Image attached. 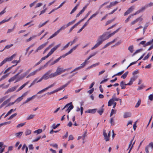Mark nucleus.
Masks as SVG:
<instances>
[{
  "label": "nucleus",
  "mask_w": 153,
  "mask_h": 153,
  "mask_svg": "<svg viewBox=\"0 0 153 153\" xmlns=\"http://www.w3.org/2000/svg\"><path fill=\"white\" fill-rule=\"evenodd\" d=\"M121 28V27H120L118 28L115 31L109 34H108L109 33L108 32L104 33L102 35L99 36L98 38L103 42L104 41L108 39L111 36L114 35Z\"/></svg>",
  "instance_id": "f257e3e1"
},
{
  "label": "nucleus",
  "mask_w": 153,
  "mask_h": 153,
  "mask_svg": "<svg viewBox=\"0 0 153 153\" xmlns=\"http://www.w3.org/2000/svg\"><path fill=\"white\" fill-rule=\"evenodd\" d=\"M60 45V44H59L51 49L50 51L48 53V54L46 56L42 57L40 60L41 61V62H42V61L45 59L47 58H48L50 56H51L54 52L59 47Z\"/></svg>",
  "instance_id": "f03ea898"
},
{
  "label": "nucleus",
  "mask_w": 153,
  "mask_h": 153,
  "mask_svg": "<svg viewBox=\"0 0 153 153\" xmlns=\"http://www.w3.org/2000/svg\"><path fill=\"white\" fill-rule=\"evenodd\" d=\"M51 70H48L42 76L43 78L45 80H47L48 79L54 77L53 73H51Z\"/></svg>",
  "instance_id": "7ed1b4c3"
},
{
  "label": "nucleus",
  "mask_w": 153,
  "mask_h": 153,
  "mask_svg": "<svg viewBox=\"0 0 153 153\" xmlns=\"http://www.w3.org/2000/svg\"><path fill=\"white\" fill-rule=\"evenodd\" d=\"M66 69H63L62 68L58 67L55 72L53 73L54 77H55L65 71Z\"/></svg>",
  "instance_id": "20e7f679"
},
{
  "label": "nucleus",
  "mask_w": 153,
  "mask_h": 153,
  "mask_svg": "<svg viewBox=\"0 0 153 153\" xmlns=\"http://www.w3.org/2000/svg\"><path fill=\"white\" fill-rule=\"evenodd\" d=\"M67 27L66 25H64L62 27H61L59 29H58L56 32L54 34H53L48 39H51L53 37L56 36L59 32L62 30H64Z\"/></svg>",
  "instance_id": "39448f33"
},
{
  "label": "nucleus",
  "mask_w": 153,
  "mask_h": 153,
  "mask_svg": "<svg viewBox=\"0 0 153 153\" xmlns=\"http://www.w3.org/2000/svg\"><path fill=\"white\" fill-rule=\"evenodd\" d=\"M16 54H14L10 57H7L4 59L1 63H0V67L3 65L7 62H9L12 61L13 58L16 56Z\"/></svg>",
  "instance_id": "423d86ee"
},
{
  "label": "nucleus",
  "mask_w": 153,
  "mask_h": 153,
  "mask_svg": "<svg viewBox=\"0 0 153 153\" xmlns=\"http://www.w3.org/2000/svg\"><path fill=\"white\" fill-rule=\"evenodd\" d=\"M78 45H76L74 46V47H73L72 48H71L69 51L67 53H66L65 54H64L62 55V56H61L60 57V58L61 59L62 58H64L66 56H67L68 55L70 54H71L73 51L75 50L76 48L78 47Z\"/></svg>",
  "instance_id": "0eeeda50"
},
{
  "label": "nucleus",
  "mask_w": 153,
  "mask_h": 153,
  "mask_svg": "<svg viewBox=\"0 0 153 153\" xmlns=\"http://www.w3.org/2000/svg\"><path fill=\"white\" fill-rule=\"evenodd\" d=\"M55 84H56L55 82H54V83H53V84H51V85L49 86L47 88H45L43 89L42 90L40 91H39L37 93V94H40L43 93L44 91H46V90H48V89L53 87L55 85Z\"/></svg>",
  "instance_id": "6e6552de"
},
{
  "label": "nucleus",
  "mask_w": 153,
  "mask_h": 153,
  "mask_svg": "<svg viewBox=\"0 0 153 153\" xmlns=\"http://www.w3.org/2000/svg\"><path fill=\"white\" fill-rule=\"evenodd\" d=\"M97 42L95 44L94 47L91 48V50H93L95 48H97L101 44H102L103 42H102L99 38H98L97 40Z\"/></svg>",
  "instance_id": "1a4fd4ad"
},
{
  "label": "nucleus",
  "mask_w": 153,
  "mask_h": 153,
  "mask_svg": "<svg viewBox=\"0 0 153 153\" xmlns=\"http://www.w3.org/2000/svg\"><path fill=\"white\" fill-rule=\"evenodd\" d=\"M48 42L45 43L39 46L36 50L35 51V53L39 51H40L45 47L48 43Z\"/></svg>",
  "instance_id": "9d476101"
},
{
  "label": "nucleus",
  "mask_w": 153,
  "mask_h": 153,
  "mask_svg": "<svg viewBox=\"0 0 153 153\" xmlns=\"http://www.w3.org/2000/svg\"><path fill=\"white\" fill-rule=\"evenodd\" d=\"M134 8V6H132L128 8V10L124 13V15L126 16L132 12Z\"/></svg>",
  "instance_id": "9b49d317"
},
{
  "label": "nucleus",
  "mask_w": 153,
  "mask_h": 153,
  "mask_svg": "<svg viewBox=\"0 0 153 153\" xmlns=\"http://www.w3.org/2000/svg\"><path fill=\"white\" fill-rule=\"evenodd\" d=\"M18 85H16L9 88L6 92V93L13 92L15 91L17 88L18 87Z\"/></svg>",
  "instance_id": "f8f14e48"
},
{
  "label": "nucleus",
  "mask_w": 153,
  "mask_h": 153,
  "mask_svg": "<svg viewBox=\"0 0 153 153\" xmlns=\"http://www.w3.org/2000/svg\"><path fill=\"white\" fill-rule=\"evenodd\" d=\"M137 76H134L132 77L130 79V80L129 81V83H127V85H130L132 84L133 82L135 80L137 79Z\"/></svg>",
  "instance_id": "ddd939ff"
},
{
  "label": "nucleus",
  "mask_w": 153,
  "mask_h": 153,
  "mask_svg": "<svg viewBox=\"0 0 153 153\" xmlns=\"http://www.w3.org/2000/svg\"><path fill=\"white\" fill-rule=\"evenodd\" d=\"M103 134L104 138V139L106 141H108L109 140L110 138L107 136V134L106 133V130L105 129H104L103 130Z\"/></svg>",
  "instance_id": "4468645a"
},
{
  "label": "nucleus",
  "mask_w": 153,
  "mask_h": 153,
  "mask_svg": "<svg viewBox=\"0 0 153 153\" xmlns=\"http://www.w3.org/2000/svg\"><path fill=\"white\" fill-rule=\"evenodd\" d=\"M38 94L37 93L36 94L33 95L32 97L27 98L26 100L24 102L23 104H25L31 100L32 99H34L36 96H37V95Z\"/></svg>",
  "instance_id": "2eb2a0df"
},
{
  "label": "nucleus",
  "mask_w": 153,
  "mask_h": 153,
  "mask_svg": "<svg viewBox=\"0 0 153 153\" xmlns=\"http://www.w3.org/2000/svg\"><path fill=\"white\" fill-rule=\"evenodd\" d=\"M51 61V60H50L48 61L43 66L41 67L40 68H39V69H38L36 71H37V72L38 71H40L43 68L45 67H47L49 63H50V62Z\"/></svg>",
  "instance_id": "dca6fc26"
},
{
  "label": "nucleus",
  "mask_w": 153,
  "mask_h": 153,
  "mask_svg": "<svg viewBox=\"0 0 153 153\" xmlns=\"http://www.w3.org/2000/svg\"><path fill=\"white\" fill-rule=\"evenodd\" d=\"M70 103H71V104H69L68 105V107H67L68 108L66 110V111H68V113H69L71 110L73 109L74 108V106L72 104V102H70Z\"/></svg>",
  "instance_id": "f3484780"
},
{
  "label": "nucleus",
  "mask_w": 153,
  "mask_h": 153,
  "mask_svg": "<svg viewBox=\"0 0 153 153\" xmlns=\"http://www.w3.org/2000/svg\"><path fill=\"white\" fill-rule=\"evenodd\" d=\"M11 97H10L6 100L4 101L2 104H1L0 106V109L5 105L8 102H9L11 99Z\"/></svg>",
  "instance_id": "a211bd4d"
},
{
  "label": "nucleus",
  "mask_w": 153,
  "mask_h": 153,
  "mask_svg": "<svg viewBox=\"0 0 153 153\" xmlns=\"http://www.w3.org/2000/svg\"><path fill=\"white\" fill-rule=\"evenodd\" d=\"M142 20V18H141L140 17H139L138 18H137V19H136L134 21H132L131 23V25H133L135 23L137 22L138 21H141Z\"/></svg>",
  "instance_id": "6ab92c4d"
},
{
  "label": "nucleus",
  "mask_w": 153,
  "mask_h": 153,
  "mask_svg": "<svg viewBox=\"0 0 153 153\" xmlns=\"http://www.w3.org/2000/svg\"><path fill=\"white\" fill-rule=\"evenodd\" d=\"M127 84H126L125 82L124 81H122L120 82V86L121 87V89H125L126 88V85H128Z\"/></svg>",
  "instance_id": "aec40b11"
},
{
  "label": "nucleus",
  "mask_w": 153,
  "mask_h": 153,
  "mask_svg": "<svg viewBox=\"0 0 153 153\" xmlns=\"http://www.w3.org/2000/svg\"><path fill=\"white\" fill-rule=\"evenodd\" d=\"M131 113L130 112H125L123 115V117L125 118L131 117Z\"/></svg>",
  "instance_id": "412c9836"
},
{
  "label": "nucleus",
  "mask_w": 153,
  "mask_h": 153,
  "mask_svg": "<svg viewBox=\"0 0 153 153\" xmlns=\"http://www.w3.org/2000/svg\"><path fill=\"white\" fill-rule=\"evenodd\" d=\"M97 108H95L92 109H89L87 111H86V112H88V113H90L92 114H94L96 111L97 110Z\"/></svg>",
  "instance_id": "4be33fe9"
},
{
  "label": "nucleus",
  "mask_w": 153,
  "mask_h": 153,
  "mask_svg": "<svg viewBox=\"0 0 153 153\" xmlns=\"http://www.w3.org/2000/svg\"><path fill=\"white\" fill-rule=\"evenodd\" d=\"M23 133V132L21 131L15 133V135L16 136V137L17 138H20L22 135Z\"/></svg>",
  "instance_id": "5701e85b"
},
{
  "label": "nucleus",
  "mask_w": 153,
  "mask_h": 153,
  "mask_svg": "<svg viewBox=\"0 0 153 153\" xmlns=\"http://www.w3.org/2000/svg\"><path fill=\"white\" fill-rule=\"evenodd\" d=\"M114 100L113 99V98H112L108 102V106H111V105L113 104Z\"/></svg>",
  "instance_id": "b1692460"
},
{
  "label": "nucleus",
  "mask_w": 153,
  "mask_h": 153,
  "mask_svg": "<svg viewBox=\"0 0 153 153\" xmlns=\"http://www.w3.org/2000/svg\"><path fill=\"white\" fill-rule=\"evenodd\" d=\"M104 109L103 108H100L99 110L97 111V112L98 113L101 115L104 112Z\"/></svg>",
  "instance_id": "393cba45"
},
{
  "label": "nucleus",
  "mask_w": 153,
  "mask_h": 153,
  "mask_svg": "<svg viewBox=\"0 0 153 153\" xmlns=\"http://www.w3.org/2000/svg\"><path fill=\"white\" fill-rule=\"evenodd\" d=\"M134 46L133 45H131L129 46L128 48V50L131 53H132L134 51Z\"/></svg>",
  "instance_id": "a878e982"
},
{
  "label": "nucleus",
  "mask_w": 153,
  "mask_h": 153,
  "mask_svg": "<svg viewBox=\"0 0 153 153\" xmlns=\"http://www.w3.org/2000/svg\"><path fill=\"white\" fill-rule=\"evenodd\" d=\"M128 73V71L126 72L121 77V78H123V79H125L126 76H127Z\"/></svg>",
  "instance_id": "bb28decb"
},
{
  "label": "nucleus",
  "mask_w": 153,
  "mask_h": 153,
  "mask_svg": "<svg viewBox=\"0 0 153 153\" xmlns=\"http://www.w3.org/2000/svg\"><path fill=\"white\" fill-rule=\"evenodd\" d=\"M25 77V76L23 74H21V75L19 77V79H17V80L15 82V83H16L17 82H18V81H19V80H21L23 78H24V77Z\"/></svg>",
  "instance_id": "cd10ccee"
},
{
  "label": "nucleus",
  "mask_w": 153,
  "mask_h": 153,
  "mask_svg": "<svg viewBox=\"0 0 153 153\" xmlns=\"http://www.w3.org/2000/svg\"><path fill=\"white\" fill-rule=\"evenodd\" d=\"M147 147L149 148L150 147L151 148V149L152 150L153 148V143L151 142L150 143L149 145L146 146Z\"/></svg>",
  "instance_id": "c85d7f7f"
},
{
  "label": "nucleus",
  "mask_w": 153,
  "mask_h": 153,
  "mask_svg": "<svg viewBox=\"0 0 153 153\" xmlns=\"http://www.w3.org/2000/svg\"><path fill=\"white\" fill-rule=\"evenodd\" d=\"M99 13V11H97L95 13L93 14L90 18L88 19L89 20L95 17L96 16H97Z\"/></svg>",
  "instance_id": "c756f323"
},
{
  "label": "nucleus",
  "mask_w": 153,
  "mask_h": 153,
  "mask_svg": "<svg viewBox=\"0 0 153 153\" xmlns=\"http://www.w3.org/2000/svg\"><path fill=\"white\" fill-rule=\"evenodd\" d=\"M49 22V20H47V21H46V22H45L43 23L42 24H40L39 25H38V27H39V28H40L41 27H42L43 26H44V25H45L47 23H48V22Z\"/></svg>",
  "instance_id": "7c9ffc66"
},
{
  "label": "nucleus",
  "mask_w": 153,
  "mask_h": 153,
  "mask_svg": "<svg viewBox=\"0 0 153 153\" xmlns=\"http://www.w3.org/2000/svg\"><path fill=\"white\" fill-rule=\"evenodd\" d=\"M35 116V114H30L27 118V120H29L30 119H32Z\"/></svg>",
  "instance_id": "2f4dec72"
},
{
  "label": "nucleus",
  "mask_w": 153,
  "mask_h": 153,
  "mask_svg": "<svg viewBox=\"0 0 153 153\" xmlns=\"http://www.w3.org/2000/svg\"><path fill=\"white\" fill-rule=\"evenodd\" d=\"M16 76L17 75H15L14 76H13V77L11 78L9 80L8 82H12V81H14L17 78L16 77Z\"/></svg>",
  "instance_id": "473e14b6"
},
{
  "label": "nucleus",
  "mask_w": 153,
  "mask_h": 153,
  "mask_svg": "<svg viewBox=\"0 0 153 153\" xmlns=\"http://www.w3.org/2000/svg\"><path fill=\"white\" fill-rule=\"evenodd\" d=\"M42 131V130L41 129H39L34 131V133H37V134H39L41 133Z\"/></svg>",
  "instance_id": "72a5a7b5"
},
{
  "label": "nucleus",
  "mask_w": 153,
  "mask_h": 153,
  "mask_svg": "<svg viewBox=\"0 0 153 153\" xmlns=\"http://www.w3.org/2000/svg\"><path fill=\"white\" fill-rule=\"evenodd\" d=\"M76 21V19H75V20H73V21L71 22H69L66 25V27H68L70 25H72L73 24L74 22H75Z\"/></svg>",
  "instance_id": "f704fd0d"
},
{
  "label": "nucleus",
  "mask_w": 153,
  "mask_h": 153,
  "mask_svg": "<svg viewBox=\"0 0 153 153\" xmlns=\"http://www.w3.org/2000/svg\"><path fill=\"white\" fill-rule=\"evenodd\" d=\"M86 62L85 61L82 64H81V65L79 66V67L80 69L83 68L86 65Z\"/></svg>",
  "instance_id": "c9c22d12"
},
{
  "label": "nucleus",
  "mask_w": 153,
  "mask_h": 153,
  "mask_svg": "<svg viewBox=\"0 0 153 153\" xmlns=\"http://www.w3.org/2000/svg\"><path fill=\"white\" fill-rule=\"evenodd\" d=\"M78 4H77L76 5V6L74 7L72 9L71 12L70 14H72V13H74L75 11L77 9V6H78Z\"/></svg>",
  "instance_id": "e433bc0d"
},
{
  "label": "nucleus",
  "mask_w": 153,
  "mask_h": 153,
  "mask_svg": "<svg viewBox=\"0 0 153 153\" xmlns=\"http://www.w3.org/2000/svg\"><path fill=\"white\" fill-rule=\"evenodd\" d=\"M17 114V113H16L12 115L8 119V120H10L13 119V118L15 117L16 116Z\"/></svg>",
  "instance_id": "4c0bfd02"
},
{
  "label": "nucleus",
  "mask_w": 153,
  "mask_h": 153,
  "mask_svg": "<svg viewBox=\"0 0 153 153\" xmlns=\"http://www.w3.org/2000/svg\"><path fill=\"white\" fill-rule=\"evenodd\" d=\"M23 99V98L22 97H20L18 98H17L15 100V102L18 103L21 101Z\"/></svg>",
  "instance_id": "58836bf2"
},
{
  "label": "nucleus",
  "mask_w": 153,
  "mask_h": 153,
  "mask_svg": "<svg viewBox=\"0 0 153 153\" xmlns=\"http://www.w3.org/2000/svg\"><path fill=\"white\" fill-rule=\"evenodd\" d=\"M31 132L30 130L29 129L27 130L25 132V134L26 136L30 134Z\"/></svg>",
  "instance_id": "ea45409f"
},
{
  "label": "nucleus",
  "mask_w": 153,
  "mask_h": 153,
  "mask_svg": "<svg viewBox=\"0 0 153 153\" xmlns=\"http://www.w3.org/2000/svg\"><path fill=\"white\" fill-rule=\"evenodd\" d=\"M16 108H15L14 109H11L7 113V115H9L10 114H11L12 112L16 110Z\"/></svg>",
  "instance_id": "a19ab883"
},
{
  "label": "nucleus",
  "mask_w": 153,
  "mask_h": 153,
  "mask_svg": "<svg viewBox=\"0 0 153 153\" xmlns=\"http://www.w3.org/2000/svg\"><path fill=\"white\" fill-rule=\"evenodd\" d=\"M11 18V17H10L7 20L4 19V20H2L1 22H0V25L2 24L5 22L9 21Z\"/></svg>",
  "instance_id": "79ce46f5"
},
{
  "label": "nucleus",
  "mask_w": 153,
  "mask_h": 153,
  "mask_svg": "<svg viewBox=\"0 0 153 153\" xmlns=\"http://www.w3.org/2000/svg\"><path fill=\"white\" fill-rule=\"evenodd\" d=\"M38 78H36V79H35L34 80H33V82H32L31 84V85H30V86H29V88H30L31 86L33 85H34L35 83H36V82H37V80H38Z\"/></svg>",
  "instance_id": "37998d69"
},
{
  "label": "nucleus",
  "mask_w": 153,
  "mask_h": 153,
  "mask_svg": "<svg viewBox=\"0 0 153 153\" xmlns=\"http://www.w3.org/2000/svg\"><path fill=\"white\" fill-rule=\"evenodd\" d=\"M141 101L140 100H138L136 104V105L135 106V107L136 108H138L140 105L141 104Z\"/></svg>",
  "instance_id": "c03bdc74"
},
{
  "label": "nucleus",
  "mask_w": 153,
  "mask_h": 153,
  "mask_svg": "<svg viewBox=\"0 0 153 153\" xmlns=\"http://www.w3.org/2000/svg\"><path fill=\"white\" fill-rule=\"evenodd\" d=\"M59 123H58L56 125H55V123H54L53 124L52 126V127H53V129H55L57 127H58L59 125H60Z\"/></svg>",
  "instance_id": "a18cd8bd"
},
{
  "label": "nucleus",
  "mask_w": 153,
  "mask_h": 153,
  "mask_svg": "<svg viewBox=\"0 0 153 153\" xmlns=\"http://www.w3.org/2000/svg\"><path fill=\"white\" fill-rule=\"evenodd\" d=\"M8 76V74H6L5 75H3L0 79V82L1 80L7 78Z\"/></svg>",
  "instance_id": "49530a36"
},
{
  "label": "nucleus",
  "mask_w": 153,
  "mask_h": 153,
  "mask_svg": "<svg viewBox=\"0 0 153 153\" xmlns=\"http://www.w3.org/2000/svg\"><path fill=\"white\" fill-rule=\"evenodd\" d=\"M25 123H21L20 124H19L17 126H16V127L18 128H19L21 127H22L25 125Z\"/></svg>",
  "instance_id": "de8ad7c7"
},
{
  "label": "nucleus",
  "mask_w": 153,
  "mask_h": 153,
  "mask_svg": "<svg viewBox=\"0 0 153 153\" xmlns=\"http://www.w3.org/2000/svg\"><path fill=\"white\" fill-rule=\"evenodd\" d=\"M147 6L145 5L144 6L141 7L140 9L141 12H143L147 8Z\"/></svg>",
  "instance_id": "09e8293b"
},
{
  "label": "nucleus",
  "mask_w": 153,
  "mask_h": 153,
  "mask_svg": "<svg viewBox=\"0 0 153 153\" xmlns=\"http://www.w3.org/2000/svg\"><path fill=\"white\" fill-rule=\"evenodd\" d=\"M15 65H12L10 67L8 68L4 72V74H5L10 70L13 67H14Z\"/></svg>",
  "instance_id": "8fccbe9b"
},
{
  "label": "nucleus",
  "mask_w": 153,
  "mask_h": 153,
  "mask_svg": "<svg viewBox=\"0 0 153 153\" xmlns=\"http://www.w3.org/2000/svg\"><path fill=\"white\" fill-rule=\"evenodd\" d=\"M20 62V60L19 61H17L16 60H14L12 62V63L13 64L16 63L15 65H15V66H16L18 64V63H19Z\"/></svg>",
  "instance_id": "3c124183"
},
{
  "label": "nucleus",
  "mask_w": 153,
  "mask_h": 153,
  "mask_svg": "<svg viewBox=\"0 0 153 153\" xmlns=\"http://www.w3.org/2000/svg\"><path fill=\"white\" fill-rule=\"evenodd\" d=\"M110 123L111 124V126H112L114 125V121L113 118H111Z\"/></svg>",
  "instance_id": "603ef678"
},
{
  "label": "nucleus",
  "mask_w": 153,
  "mask_h": 153,
  "mask_svg": "<svg viewBox=\"0 0 153 153\" xmlns=\"http://www.w3.org/2000/svg\"><path fill=\"white\" fill-rule=\"evenodd\" d=\"M116 110H115L113 109H112L111 111V112L110 114V116L111 117L113 114H115L116 113Z\"/></svg>",
  "instance_id": "864d4df0"
},
{
  "label": "nucleus",
  "mask_w": 153,
  "mask_h": 153,
  "mask_svg": "<svg viewBox=\"0 0 153 153\" xmlns=\"http://www.w3.org/2000/svg\"><path fill=\"white\" fill-rule=\"evenodd\" d=\"M118 2L117 1H115L114 2H111L110 4L111 6V7L117 4L118 3Z\"/></svg>",
  "instance_id": "5fc2aeb1"
},
{
  "label": "nucleus",
  "mask_w": 153,
  "mask_h": 153,
  "mask_svg": "<svg viewBox=\"0 0 153 153\" xmlns=\"http://www.w3.org/2000/svg\"><path fill=\"white\" fill-rule=\"evenodd\" d=\"M144 86L143 84H142L140 86L138 87V88H137V90L139 91L140 90L143 89V87Z\"/></svg>",
  "instance_id": "6e6d98bb"
},
{
  "label": "nucleus",
  "mask_w": 153,
  "mask_h": 153,
  "mask_svg": "<svg viewBox=\"0 0 153 153\" xmlns=\"http://www.w3.org/2000/svg\"><path fill=\"white\" fill-rule=\"evenodd\" d=\"M13 45L12 44H10V45H7L5 47V48H4V49H9L11 47H12Z\"/></svg>",
  "instance_id": "4d7b16f0"
},
{
  "label": "nucleus",
  "mask_w": 153,
  "mask_h": 153,
  "mask_svg": "<svg viewBox=\"0 0 153 153\" xmlns=\"http://www.w3.org/2000/svg\"><path fill=\"white\" fill-rule=\"evenodd\" d=\"M41 138V136H38L37 138H36L34 140H33V142H35L37 141L38 140H39Z\"/></svg>",
  "instance_id": "13d9d810"
},
{
  "label": "nucleus",
  "mask_w": 153,
  "mask_h": 153,
  "mask_svg": "<svg viewBox=\"0 0 153 153\" xmlns=\"http://www.w3.org/2000/svg\"><path fill=\"white\" fill-rule=\"evenodd\" d=\"M149 99L151 101H152L153 100V94H150L149 96Z\"/></svg>",
  "instance_id": "bf43d9fd"
},
{
  "label": "nucleus",
  "mask_w": 153,
  "mask_h": 153,
  "mask_svg": "<svg viewBox=\"0 0 153 153\" xmlns=\"http://www.w3.org/2000/svg\"><path fill=\"white\" fill-rule=\"evenodd\" d=\"M71 43V42H68L65 46L63 47V49H62V50H64L65 49V48H67L68 46H69L70 44Z\"/></svg>",
  "instance_id": "052dcab7"
},
{
  "label": "nucleus",
  "mask_w": 153,
  "mask_h": 153,
  "mask_svg": "<svg viewBox=\"0 0 153 153\" xmlns=\"http://www.w3.org/2000/svg\"><path fill=\"white\" fill-rule=\"evenodd\" d=\"M111 44V43L110 42H109L107 44H106L105 45H104V46L102 48V49H104L106 48L108 46H109Z\"/></svg>",
  "instance_id": "680f3d73"
},
{
  "label": "nucleus",
  "mask_w": 153,
  "mask_h": 153,
  "mask_svg": "<svg viewBox=\"0 0 153 153\" xmlns=\"http://www.w3.org/2000/svg\"><path fill=\"white\" fill-rule=\"evenodd\" d=\"M140 12H141L140 11V9L138 11H137V12H136L134 14H132L131 16H133L134 15H135L137 14Z\"/></svg>",
  "instance_id": "e2e57ef3"
},
{
  "label": "nucleus",
  "mask_w": 153,
  "mask_h": 153,
  "mask_svg": "<svg viewBox=\"0 0 153 153\" xmlns=\"http://www.w3.org/2000/svg\"><path fill=\"white\" fill-rule=\"evenodd\" d=\"M100 64V63L99 62H98L97 63H96L94 64H93L91 65V67H92V68L94 67H96V66Z\"/></svg>",
  "instance_id": "0e129e2a"
},
{
  "label": "nucleus",
  "mask_w": 153,
  "mask_h": 153,
  "mask_svg": "<svg viewBox=\"0 0 153 153\" xmlns=\"http://www.w3.org/2000/svg\"><path fill=\"white\" fill-rule=\"evenodd\" d=\"M64 88H63V86H61L59 88H58L57 89H56V92H57L59 91H60L62 89H63Z\"/></svg>",
  "instance_id": "69168bd1"
},
{
  "label": "nucleus",
  "mask_w": 153,
  "mask_h": 153,
  "mask_svg": "<svg viewBox=\"0 0 153 153\" xmlns=\"http://www.w3.org/2000/svg\"><path fill=\"white\" fill-rule=\"evenodd\" d=\"M150 56V54L148 53L147 54V55L146 56H145L144 57V58L143 59V60H145L147 59H148L149 58Z\"/></svg>",
  "instance_id": "338daca9"
},
{
  "label": "nucleus",
  "mask_w": 153,
  "mask_h": 153,
  "mask_svg": "<svg viewBox=\"0 0 153 153\" xmlns=\"http://www.w3.org/2000/svg\"><path fill=\"white\" fill-rule=\"evenodd\" d=\"M151 44L150 41L148 42H147L146 43H145V44L144 45H143V46L144 47H145L146 46H149Z\"/></svg>",
  "instance_id": "774afa93"
}]
</instances>
